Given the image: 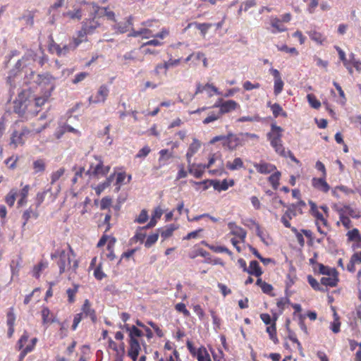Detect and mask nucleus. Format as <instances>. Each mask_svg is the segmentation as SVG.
I'll list each match as a JSON object with an SVG mask.
<instances>
[{
  "instance_id": "obj_1",
  "label": "nucleus",
  "mask_w": 361,
  "mask_h": 361,
  "mask_svg": "<svg viewBox=\"0 0 361 361\" xmlns=\"http://www.w3.org/2000/svg\"><path fill=\"white\" fill-rule=\"evenodd\" d=\"M20 92L14 101V111L19 114L25 113L35 114L39 112L38 108L48 102L51 97L50 92Z\"/></svg>"
},
{
  "instance_id": "obj_2",
  "label": "nucleus",
  "mask_w": 361,
  "mask_h": 361,
  "mask_svg": "<svg viewBox=\"0 0 361 361\" xmlns=\"http://www.w3.org/2000/svg\"><path fill=\"white\" fill-rule=\"evenodd\" d=\"M142 26L138 30H132L129 33V37H141L142 39L159 38L164 39L169 35V30L167 28H162L157 32L153 26L152 20H147L142 23Z\"/></svg>"
},
{
  "instance_id": "obj_3",
  "label": "nucleus",
  "mask_w": 361,
  "mask_h": 361,
  "mask_svg": "<svg viewBox=\"0 0 361 361\" xmlns=\"http://www.w3.org/2000/svg\"><path fill=\"white\" fill-rule=\"evenodd\" d=\"M69 252L65 250H56L51 254V258H59L57 264L59 267V272L62 274L66 271L75 272L78 267L77 260L71 247Z\"/></svg>"
},
{
  "instance_id": "obj_4",
  "label": "nucleus",
  "mask_w": 361,
  "mask_h": 361,
  "mask_svg": "<svg viewBox=\"0 0 361 361\" xmlns=\"http://www.w3.org/2000/svg\"><path fill=\"white\" fill-rule=\"evenodd\" d=\"M47 124L44 123L37 128H33L28 129L26 127L23 128L20 130H15L13 132L11 136L10 146L16 148L18 145L24 144L25 139L31 135L37 134L42 132L44 128H47Z\"/></svg>"
},
{
  "instance_id": "obj_5",
  "label": "nucleus",
  "mask_w": 361,
  "mask_h": 361,
  "mask_svg": "<svg viewBox=\"0 0 361 361\" xmlns=\"http://www.w3.org/2000/svg\"><path fill=\"white\" fill-rule=\"evenodd\" d=\"M100 25L101 23L96 17L84 20L81 30L77 32L75 46H79L82 42L87 41V35L93 34Z\"/></svg>"
},
{
  "instance_id": "obj_6",
  "label": "nucleus",
  "mask_w": 361,
  "mask_h": 361,
  "mask_svg": "<svg viewBox=\"0 0 361 361\" xmlns=\"http://www.w3.org/2000/svg\"><path fill=\"white\" fill-rule=\"evenodd\" d=\"M283 131V128L280 126H278L276 124H271V130L268 133L267 137L276 152L281 156L286 157V152L281 140Z\"/></svg>"
},
{
  "instance_id": "obj_7",
  "label": "nucleus",
  "mask_w": 361,
  "mask_h": 361,
  "mask_svg": "<svg viewBox=\"0 0 361 361\" xmlns=\"http://www.w3.org/2000/svg\"><path fill=\"white\" fill-rule=\"evenodd\" d=\"M109 166H104L103 161L99 157H94V161L90 163L89 169L85 172L90 177L99 178L105 176L109 171Z\"/></svg>"
},
{
  "instance_id": "obj_8",
  "label": "nucleus",
  "mask_w": 361,
  "mask_h": 361,
  "mask_svg": "<svg viewBox=\"0 0 361 361\" xmlns=\"http://www.w3.org/2000/svg\"><path fill=\"white\" fill-rule=\"evenodd\" d=\"M75 37H73L72 41L67 45H63L61 47L60 45L53 43L49 47V51L52 53H56L59 56H65L70 51L75 50L78 46H75Z\"/></svg>"
},
{
  "instance_id": "obj_9",
  "label": "nucleus",
  "mask_w": 361,
  "mask_h": 361,
  "mask_svg": "<svg viewBox=\"0 0 361 361\" xmlns=\"http://www.w3.org/2000/svg\"><path fill=\"white\" fill-rule=\"evenodd\" d=\"M239 106L238 103H236L233 100H226L224 101L223 99H219L214 104V107H219V112H221V116L224 114L229 113Z\"/></svg>"
},
{
  "instance_id": "obj_10",
  "label": "nucleus",
  "mask_w": 361,
  "mask_h": 361,
  "mask_svg": "<svg viewBox=\"0 0 361 361\" xmlns=\"http://www.w3.org/2000/svg\"><path fill=\"white\" fill-rule=\"evenodd\" d=\"M333 209L338 213L339 216L349 215L350 216L355 219L360 216V212L356 209L353 208L349 205H344L341 207L335 204L333 206Z\"/></svg>"
},
{
  "instance_id": "obj_11",
  "label": "nucleus",
  "mask_w": 361,
  "mask_h": 361,
  "mask_svg": "<svg viewBox=\"0 0 361 361\" xmlns=\"http://www.w3.org/2000/svg\"><path fill=\"white\" fill-rule=\"evenodd\" d=\"M243 140L241 137L239 135L228 134L226 136L225 141L223 142V145L227 147L230 150H233L237 147L243 145Z\"/></svg>"
},
{
  "instance_id": "obj_12",
  "label": "nucleus",
  "mask_w": 361,
  "mask_h": 361,
  "mask_svg": "<svg viewBox=\"0 0 361 361\" xmlns=\"http://www.w3.org/2000/svg\"><path fill=\"white\" fill-rule=\"evenodd\" d=\"M348 240L353 243L352 247L354 249H361V235L357 228H353L347 232Z\"/></svg>"
},
{
  "instance_id": "obj_13",
  "label": "nucleus",
  "mask_w": 361,
  "mask_h": 361,
  "mask_svg": "<svg viewBox=\"0 0 361 361\" xmlns=\"http://www.w3.org/2000/svg\"><path fill=\"white\" fill-rule=\"evenodd\" d=\"M228 226L231 231V234L238 237L242 243L245 242L247 235L245 230L237 226L234 222L228 223Z\"/></svg>"
},
{
  "instance_id": "obj_14",
  "label": "nucleus",
  "mask_w": 361,
  "mask_h": 361,
  "mask_svg": "<svg viewBox=\"0 0 361 361\" xmlns=\"http://www.w3.org/2000/svg\"><path fill=\"white\" fill-rule=\"evenodd\" d=\"M211 185L213 186L214 190L219 192L225 191L228 190L229 187H231L234 185V180L233 179L229 180L224 179L222 181L218 180H211Z\"/></svg>"
},
{
  "instance_id": "obj_15",
  "label": "nucleus",
  "mask_w": 361,
  "mask_h": 361,
  "mask_svg": "<svg viewBox=\"0 0 361 361\" xmlns=\"http://www.w3.org/2000/svg\"><path fill=\"white\" fill-rule=\"evenodd\" d=\"M349 68H345L350 75L353 74V68L357 71H361V61L355 58L353 53H350L348 56Z\"/></svg>"
},
{
  "instance_id": "obj_16",
  "label": "nucleus",
  "mask_w": 361,
  "mask_h": 361,
  "mask_svg": "<svg viewBox=\"0 0 361 361\" xmlns=\"http://www.w3.org/2000/svg\"><path fill=\"white\" fill-rule=\"evenodd\" d=\"M129 344L128 355L133 361H136L141 350L140 343L138 340H132L129 341Z\"/></svg>"
},
{
  "instance_id": "obj_17",
  "label": "nucleus",
  "mask_w": 361,
  "mask_h": 361,
  "mask_svg": "<svg viewBox=\"0 0 361 361\" xmlns=\"http://www.w3.org/2000/svg\"><path fill=\"white\" fill-rule=\"evenodd\" d=\"M87 97L90 104H99L104 102L107 97L106 92H89Z\"/></svg>"
},
{
  "instance_id": "obj_18",
  "label": "nucleus",
  "mask_w": 361,
  "mask_h": 361,
  "mask_svg": "<svg viewBox=\"0 0 361 361\" xmlns=\"http://www.w3.org/2000/svg\"><path fill=\"white\" fill-rule=\"evenodd\" d=\"M188 169L189 171V173L192 174L195 178H200L202 177L204 170L206 169L205 164H192L191 161H190V164H188Z\"/></svg>"
},
{
  "instance_id": "obj_19",
  "label": "nucleus",
  "mask_w": 361,
  "mask_h": 361,
  "mask_svg": "<svg viewBox=\"0 0 361 361\" xmlns=\"http://www.w3.org/2000/svg\"><path fill=\"white\" fill-rule=\"evenodd\" d=\"M270 25L272 27L271 31L274 34L283 32L286 30V27L282 23V20H281L280 18L277 17H271Z\"/></svg>"
},
{
  "instance_id": "obj_20",
  "label": "nucleus",
  "mask_w": 361,
  "mask_h": 361,
  "mask_svg": "<svg viewBox=\"0 0 361 361\" xmlns=\"http://www.w3.org/2000/svg\"><path fill=\"white\" fill-rule=\"evenodd\" d=\"M307 34L310 38L319 45L324 44L327 40V37L323 33L316 30H310Z\"/></svg>"
},
{
  "instance_id": "obj_21",
  "label": "nucleus",
  "mask_w": 361,
  "mask_h": 361,
  "mask_svg": "<svg viewBox=\"0 0 361 361\" xmlns=\"http://www.w3.org/2000/svg\"><path fill=\"white\" fill-rule=\"evenodd\" d=\"M312 185L317 190L327 192L330 190L329 185L325 180V177L322 178H314L312 179Z\"/></svg>"
},
{
  "instance_id": "obj_22",
  "label": "nucleus",
  "mask_w": 361,
  "mask_h": 361,
  "mask_svg": "<svg viewBox=\"0 0 361 361\" xmlns=\"http://www.w3.org/2000/svg\"><path fill=\"white\" fill-rule=\"evenodd\" d=\"M42 324H47L49 323L57 322L58 320L56 316L50 311V310L44 307L41 311Z\"/></svg>"
},
{
  "instance_id": "obj_23",
  "label": "nucleus",
  "mask_w": 361,
  "mask_h": 361,
  "mask_svg": "<svg viewBox=\"0 0 361 361\" xmlns=\"http://www.w3.org/2000/svg\"><path fill=\"white\" fill-rule=\"evenodd\" d=\"M201 147L200 142L197 140L196 138H194L192 140V142L190 145L188 152L186 153V159L188 164H190V161H191V159L193 157L195 154L197 152V151L200 149Z\"/></svg>"
},
{
  "instance_id": "obj_24",
  "label": "nucleus",
  "mask_w": 361,
  "mask_h": 361,
  "mask_svg": "<svg viewBox=\"0 0 361 361\" xmlns=\"http://www.w3.org/2000/svg\"><path fill=\"white\" fill-rule=\"evenodd\" d=\"M256 170L262 174H268L276 170V166L268 163L254 164Z\"/></svg>"
},
{
  "instance_id": "obj_25",
  "label": "nucleus",
  "mask_w": 361,
  "mask_h": 361,
  "mask_svg": "<svg viewBox=\"0 0 361 361\" xmlns=\"http://www.w3.org/2000/svg\"><path fill=\"white\" fill-rule=\"evenodd\" d=\"M82 312L85 314V316L90 317L94 323L97 321L95 311L92 309L90 302L88 300H85L82 307Z\"/></svg>"
},
{
  "instance_id": "obj_26",
  "label": "nucleus",
  "mask_w": 361,
  "mask_h": 361,
  "mask_svg": "<svg viewBox=\"0 0 361 361\" xmlns=\"http://www.w3.org/2000/svg\"><path fill=\"white\" fill-rule=\"evenodd\" d=\"M338 273H334V274L326 275L323 276L321 279V283L326 286L334 287L337 285L338 282Z\"/></svg>"
},
{
  "instance_id": "obj_27",
  "label": "nucleus",
  "mask_w": 361,
  "mask_h": 361,
  "mask_svg": "<svg viewBox=\"0 0 361 361\" xmlns=\"http://www.w3.org/2000/svg\"><path fill=\"white\" fill-rule=\"evenodd\" d=\"M133 25V18L130 16L127 21L123 23H118L114 25V29L119 33H125L128 30L130 25Z\"/></svg>"
},
{
  "instance_id": "obj_28",
  "label": "nucleus",
  "mask_w": 361,
  "mask_h": 361,
  "mask_svg": "<svg viewBox=\"0 0 361 361\" xmlns=\"http://www.w3.org/2000/svg\"><path fill=\"white\" fill-rule=\"evenodd\" d=\"M246 272L257 277H259L262 274V271L259 265V263L255 260L250 262V266L247 269Z\"/></svg>"
},
{
  "instance_id": "obj_29",
  "label": "nucleus",
  "mask_w": 361,
  "mask_h": 361,
  "mask_svg": "<svg viewBox=\"0 0 361 361\" xmlns=\"http://www.w3.org/2000/svg\"><path fill=\"white\" fill-rule=\"evenodd\" d=\"M116 173L110 175L103 183L94 188L96 193L99 195L106 188H108L114 179Z\"/></svg>"
},
{
  "instance_id": "obj_30",
  "label": "nucleus",
  "mask_w": 361,
  "mask_h": 361,
  "mask_svg": "<svg viewBox=\"0 0 361 361\" xmlns=\"http://www.w3.org/2000/svg\"><path fill=\"white\" fill-rule=\"evenodd\" d=\"M270 72L274 78V90H281L283 87V82L281 80L279 71L271 68Z\"/></svg>"
},
{
  "instance_id": "obj_31",
  "label": "nucleus",
  "mask_w": 361,
  "mask_h": 361,
  "mask_svg": "<svg viewBox=\"0 0 361 361\" xmlns=\"http://www.w3.org/2000/svg\"><path fill=\"white\" fill-rule=\"evenodd\" d=\"M63 16L65 18L71 19V20H80L82 16V8H75L73 11H68L66 13H63Z\"/></svg>"
},
{
  "instance_id": "obj_32",
  "label": "nucleus",
  "mask_w": 361,
  "mask_h": 361,
  "mask_svg": "<svg viewBox=\"0 0 361 361\" xmlns=\"http://www.w3.org/2000/svg\"><path fill=\"white\" fill-rule=\"evenodd\" d=\"M244 167V164L241 158H235L233 161H227L226 168L231 171H235Z\"/></svg>"
},
{
  "instance_id": "obj_33",
  "label": "nucleus",
  "mask_w": 361,
  "mask_h": 361,
  "mask_svg": "<svg viewBox=\"0 0 361 361\" xmlns=\"http://www.w3.org/2000/svg\"><path fill=\"white\" fill-rule=\"evenodd\" d=\"M276 319H274L271 324L267 328V332L269 334L270 339L275 343L278 342V338L276 337Z\"/></svg>"
},
{
  "instance_id": "obj_34",
  "label": "nucleus",
  "mask_w": 361,
  "mask_h": 361,
  "mask_svg": "<svg viewBox=\"0 0 361 361\" xmlns=\"http://www.w3.org/2000/svg\"><path fill=\"white\" fill-rule=\"evenodd\" d=\"M17 196H18V190L12 189L10 190V192L6 196L5 202H6V204L8 206L12 207V206H13V204L15 203Z\"/></svg>"
},
{
  "instance_id": "obj_35",
  "label": "nucleus",
  "mask_w": 361,
  "mask_h": 361,
  "mask_svg": "<svg viewBox=\"0 0 361 361\" xmlns=\"http://www.w3.org/2000/svg\"><path fill=\"white\" fill-rule=\"evenodd\" d=\"M198 361H211L209 355L204 348H200L197 350V354L195 356Z\"/></svg>"
},
{
  "instance_id": "obj_36",
  "label": "nucleus",
  "mask_w": 361,
  "mask_h": 361,
  "mask_svg": "<svg viewBox=\"0 0 361 361\" xmlns=\"http://www.w3.org/2000/svg\"><path fill=\"white\" fill-rule=\"evenodd\" d=\"M221 117V112H219V111H218L216 112H214V111L209 112L208 116L203 120V123L208 124L209 123H212V122H214V121L218 120Z\"/></svg>"
},
{
  "instance_id": "obj_37",
  "label": "nucleus",
  "mask_w": 361,
  "mask_h": 361,
  "mask_svg": "<svg viewBox=\"0 0 361 361\" xmlns=\"http://www.w3.org/2000/svg\"><path fill=\"white\" fill-rule=\"evenodd\" d=\"M180 62L179 59H175V60H169V61L164 63V64L158 65L156 68V71L157 72H159L160 70L164 69V71H166L169 68L177 66Z\"/></svg>"
},
{
  "instance_id": "obj_38",
  "label": "nucleus",
  "mask_w": 361,
  "mask_h": 361,
  "mask_svg": "<svg viewBox=\"0 0 361 361\" xmlns=\"http://www.w3.org/2000/svg\"><path fill=\"white\" fill-rule=\"evenodd\" d=\"M29 185H25L20 192V199L18 201L19 207L24 205L26 203V199L28 195Z\"/></svg>"
},
{
  "instance_id": "obj_39",
  "label": "nucleus",
  "mask_w": 361,
  "mask_h": 361,
  "mask_svg": "<svg viewBox=\"0 0 361 361\" xmlns=\"http://www.w3.org/2000/svg\"><path fill=\"white\" fill-rule=\"evenodd\" d=\"M73 171H75V175L74 177L72 179V183L73 184L77 183L79 182L80 179H82L83 174H85V169L84 167H79L77 169L75 166L73 168Z\"/></svg>"
},
{
  "instance_id": "obj_40",
  "label": "nucleus",
  "mask_w": 361,
  "mask_h": 361,
  "mask_svg": "<svg viewBox=\"0 0 361 361\" xmlns=\"http://www.w3.org/2000/svg\"><path fill=\"white\" fill-rule=\"evenodd\" d=\"M251 222L255 226L257 235L260 238L261 240L265 245H268L269 244V242L268 241L267 238H266V235L264 234V233L261 230L259 224L256 223L255 221H251Z\"/></svg>"
},
{
  "instance_id": "obj_41",
  "label": "nucleus",
  "mask_w": 361,
  "mask_h": 361,
  "mask_svg": "<svg viewBox=\"0 0 361 361\" xmlns=\"http://www.w3.org/2000/svg\"><path fill=\"white\" fill-rule=\"evenodd\" d=\"M280 177L281 173L279 171H275L269 177V181L274 189H276L279 185Z\"/></svg>"
},
{
  "instance_id": "obj_42",
  "label": "nucleus",
  "mask_w": 361,
  "mask_h": 361,
  "mask_svg": "<svg viewBox=\"0 0 361 361\" xmlns=\"http://www.w3.org/2000/svg\"><path fill=\"white\" fill-rule=\"evenodd\" d=\"M45 167L46 164L43 159H37L33 162V169L35 173L44 171Z\"/></svg>"
},
{
  "instance_id": "obj_43",
  "label": "nucleus",
  "mask_w": 361,
  "mask_h": 361,
  "mask_svg": "<svg viewBox=\"0 0 361 361\" xmlns=\"http://www.w3.org/2000/svg\"><path fill=\"white\" fill-rule=\"evenodd\" d=\"M176 229V227L174 225L171 224V225L166 226L164 229L161 230V236L164 239H166L172 235L173 231Z\"/></svg>"
},
{
  "instance_id": "obj_44",
  "label": "nucleus",
  "mask_w": 361,
  "mask_h": 361,
  "mask_svg": "<svg viewBox=\"0 0 361 361\" xmlns=\"http://www.w3.org/2000/svg\"><path fill=\"white\" fill-rule=\"evenodd\" d=\"M331 96L336 102L342 105L345 104L346 99L344 95V92H331Z\"/></svg>"
},
{
  "instance_id": "obj_45",
  "label": "nucleus",
  "mask_w": 361,
  "mask_h": 361,
  "mask_svg": "<svg viewBox=\"0 0 361 361\" xmlns=\"http://www.w3.org/2000/svg\"><path fill=\"white\" fill-rule=\"evenodd\" d=\"M194 25L200 31L202 36H205L206 33L212 25L211 23H200L194 22Z\"/></svg>"
},
{
  "instance_id": "obj_46",
  "label": "nucleus",
  "mask_w": 361,
  "mask_h": 361,
  "mask_svg": "<svg viewBox=\"0 0 361 361\" xmlns=\"http://www.w3.org/2000/svg\"><path fill=\"white\" fill-rule=\"evenodd\" d=\"M116 243V239L114 238H112L107 245V250H109V254H107V257L110 260H114L116 258V255L114 252V246Z\"/></svg>"
},
{
  "instance_id": "obj_47",
  "label": "nucleus",
  "mask_w": 361,
  "mask_h": 361,
  "mask_svg": "<svg viewBox=\"0 0 361 361\" xmlns=\"http://www.w3.org/2000/svg\"><path fill=\"white\" fill-rule=\"evenodd\" d=\"M319 272L323 275H331L336 273V270L334 268L326 267L322 264H319Z\"/></svg>"
},
{
  "instance_id": "obj_48",
  "label": "nucleus",
  "mask_w": 361,
  "mask_h": 361,
  "mask_svg": "<svg viewBox=\"0 0 361 361\" xmlns=\"http://www.w3.org/2000/svg\"><path fill=\"white\" fill-rule=\"evenodd\" d=\"M205 245L211 250H212V251H214L215 252H217V253L226 252V253H227L229 255H232V252L228 248H226V247H224V246H215V245H209V244H205Z\"/></svg>"
},
{
  "instance_id": "obj_49",
  "label": "nucleus",
  "mask_w": 361,
  "mask_h": 361,
  "mask_svg": "<svg viewBox=\"0 0 361 361\" xmlns=\"http://www.w3.org/2000/svg\"><path fill=\"white\" fill-rule=\"evenodd\" d=\"M142 334V332L140 329L136 326H131L130 332L129 334L130 341L137 340V338L141 337Z\"/></svg>"
},
{
  "instance_id": "obj_50",
  "label": "nucleus",
  "mask_w": 361,
  "mask_h": 361,
  "mask_svg": "<svg viewBox=\"0 0 361 361\" xmlns=\"http://www.w3.org/2000/svg\"><path fill=\"white\" fill-rule=\"evenodd\" d=\"M334 48L338 51L339 59L343 62V66L345 68H349L348 59L346 58L345 53L338 46H335Z\"/></svg>"
},
{
  "instance_id": "obj_51",
  "label": "nucleus",
  "mask_w": 361,
  "mask_h": 361,
  "mask_svg": "<svg viewBox=\"0 0 361 361\" xmlns=\"http://www.w3.org/2000/svg\"><path fill=\"white\" fill-rule=\"evenodd\" d=\"M65 173L64 168H60L56 171L53 172L51 176V183L53 184L56 182Z\"/></svg>"
},
{
  "instance_id": "obj_52",
  "label": "nucleus",
  "mask_w": 361,
  "mask_h": 361,
  "mask_svg": "<svg viewBox=\"0 0 361 361\" xmlns=\"http://www.w3.org/2000/svg\"><path fill=\"white\" fill-rule=\"evenodd\" d=\"M20 265V259L18 257V259H13L11 262V269L13 275H16L18 274L19 269Z\"/></svg>"
},
{
  "instance_id": "obj_53",
  "label": "nucleus",
  "mask_w": 361,
  "mask_h": 361,
  "mask_svg": "<svg viewBox=\"0 0 361 361\" xmlns=\"http://www.w3.org/2000/svg\"><path fill=\"white\" fill-rule=\"evenodd\" d=\"M31 216L37 218L38 214L36 212H34L31 208H29L28 209L25 211L23 214V219L25 220L23 225H25L27 224V222L31 218Z\"/></svg>"
},
{
  "instance_id": "obj_54",
  "label": "nucleus",
  "mask_w": 361,
  "mask_h": 361,
  "mask_svg": "<svg viewBox=\"0 0 361 361\" xmlns=\"http://www.w3.org/2000/svg\"><path fill=\"white\" fill-rule=\"evenodd\" d=\"M176 311L181 312L186 317L190 316V312L187 310L186 306L183 302L177 303L175 306Z\"/></svg>"
},
{
  "instance_id": "obj_55",
  "label": "nucleus",
  "mask_w": 361,
  "mask_h": 361,
  "mask_svg": "<svg viewBox=\"0 0 361 361\" xmlns=\"http://www.w3.org/2000/svg\"><path fill=\"white\" fill-rule=\"evenodd\" d=\"M242 138L243 142L248 141V140H253L257 141L259 136L255 133H245L240 134Z\"/></svg>"
},
{
  "instance_id": "obj_56",
  "label": "nucleus",
  "mask_w": 361,
  "mask_h": 361,
  "mask_svg": "<svg viewBox=\"0 0 361 361\" xmlns=\"http://www.w3.org/2000/svg\"><path fill=\"white\" fill-rule=\"evenodd\" d=\"M158 238V233H154L152 235H149L145 243V247H150L153 244H154L157 241Z\"/></svg>"
},
{
  "instance_id": "obj_57",
  "label": "nucleus",
  "mask_w": 361,
  "mask_h": 361,
  "mask_svg": "<svg viewBox=\"0 0 361 361\" xmlns=\"http://www.w3.org/2000/svg\"><path fill=\"white\" fill-rule=\"evenodd\" d=\"M148 219V214L147 210L142 209L139 216L135 219V221L138 224H143Z\"/></svg>"
},
{
  "instance_id": "obj_58",
  "label": "nucleus",
  "mask_w": 361,
  "mask_h": 361,
  "mask_svg": "<svg viewBox=\"0 0 361 361\" xmlns=\"http://www.w3.org/2000/svg\"><path fill=\"white\" fill-rule=\"evenodd\" d=\"M260 120V118L259 116L257 115H254V116H242L239 118H238L237 121L238 122H246V121H249V122H256V121H259Z\"/></svg>"
},
{
  "instance_id": "obj_59",
  "label": "nucleus",
  "mask_w": 361,
  "mask_h": 361,
  "mask_svg": "<svg viewBox=\"0 0 361 361\" xmlns=\"http://www.w3.org/2000/svg\"><path fill=\"white\" fill-rule=\"evenodd\" d=\"M126 178V173H123V172H121V173H117L116 175V191L118 192L120 188H121V185L122 184V183L124 181Z\"/></svg>"
},
{
  "instance_id": "obj_60",
  "label": "nucleus",
  "mask_w": 361,
  "mask_h": 361,
  "mask_svg": "<svg viewBox=\"0 0 361 361\" xmlns=\"http://www.w3.org/2000/svg\"><path fill=\"white\" fill-rule=\"evenodd\" d=\"M16 321V315L13 312V308H11L7 313V324L8 326H14Z\"/></svg>"
},
{
  "instance_id": "obj_61",
  "label": "nucleus",
  "mask_w": 361,
  "mask_h": 361,
  "mask_svg": "<svg viewBox=\"0 0 361 361\" xmlns=\"http://www.w3.org/2000/svg\"><path fill=\"white\" fill-rule=\"evenodd\" d=\"M318 5L319 0H310V3L307 6V11L310 14L314 13Z\"/></svg>"
},
{
  "instance_id": "obj_62",
  "label": "nucleus",
  "mask_w": 361,
  "mask_h": 361,
  "mask_svg": "<svg viewBox=\"0 0 361 361\" xmlns=\"http://www.w3.org/2000/svg\"><path fill=\"white\" fill-rule=\"evenodd\" d=\"M307 99L310 104L314 109H318L321 105L320 102L318 101L313 94H308Z\"/></svg>"
},
{
  "instance_id": "obj_63",
  "label": "nucleus",
  "mask_w": 361,
  "mask_h": 361,
  "mask_svg": "<svg viewBox=\"0 0 361 361\" xmlns=\"http://www.w3.org/2000/svg\"><path fill=\"white\" fill-rule=\"evenodd\" d=\"M47 267L46 264L41 262L38 264L37 266H35L33 269V276L38 278L39 276L40 271L45 269Z\"/></svg>"
},
{
  "instance_id": "obj_64",
  "label": "nucleus",
  "mask_w": 361,
  "mask_h": 361,
  "mask_svg": "<svg viewBox=\"0 0 361 361\" xmlns=\"http://www.w3.org/2000/svg\"><path fill=\"white\" fill-rule=\"evenodd\" d=\"M94 276L98 280H102L104 277H106V274L103 272L102 269V265L99 264L97 267L94 271Z\"/></svg>"
}]
</instances>
